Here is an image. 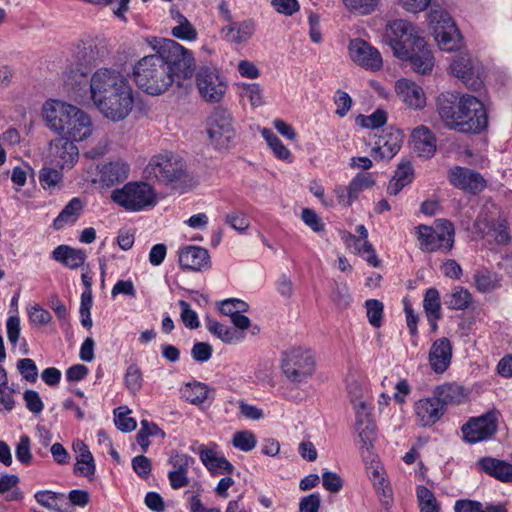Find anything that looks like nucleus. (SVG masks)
Returning <instances> with one entry per match:
<instances>
[{"instance_id":"1","label":"nucleus","mask_w":512,"mask_h":512,"mask_svg":"<svg viewBox=\"0 0 512 512\" xmlns=\"http://www.w3.org/2000/svg\"><path fill=\"white\" fill-rule=\"evenodd\" d=\"M385 40L399 59L409 61L418 74L427 75L433 70L435 59L423 37L416 34L412 23L398 19L390 23Z\"/></svg>"},{"instance_id":"2","label":"nucleus","mask_w":512,"mask_h":512,"mask_svg":"<svg viewBox=\"0 0 512 512\" xmlns=\"http://www.w3.org/2000/svg\"><path fill=\"white\" fill-rule=\"evenodd\" d=\"M108 54L103 39L87 37L74 45L69 65L64 71V83L76 99L87 95L88 75Z\"/></svg>"},{"instance_id":"3","label":"nucleus","mask_w":512,"mask_h":512,"mask_svg":"<svg viewBox=\"0 0 512 512\" xmlns=\"http://www.w3.org/2000/svg\"><path fill=\"white\" fill-rule=\"evenodd\" d=\"M136 85L149 95H160L174 83L171 68L160 53L141 58L134 66Z\"/></svg>"},{"instance_id":"4","label":"nucleus","mask_w":512,"mask_h":512,"mask_svg":"<svg viewBox=\"0 0 512 512\" xmlns=\"http://www.w3.org/2000/svg\"><path fill=\"white\" fill-rule=\"evenodd\" d=\"M144 174L148 179L170 185L185 186L192 181L185 160L173 152L154 155L145 167Z\"/></svg>"},{"instance_id":"5","label":"nucleus","mask_w":512,"mask_h":512,"mask_svg":"<svg viewBox=\"0 0 512 512\" xmlns=\"http://www.w3.org/2000/svg\"><path fill=\"white\" fill-rule=\"evenodd\" d=\"M156 52L160 53L162 58L171 68V76L174 82L180 85V81L190 78L195 71V61L192 52L186 49L173 39L152 38L148 40Z\"/></svg>"},{"instance_id":"6","label":"nucleus","mask_w":512,"mask_h":512,"mask_svg":"<svg viewBox=\"0 0 512 512\" xmlns=\"http://www.w3.org/2000/svg\"><path fill=\"white\" fill-rule=\"evenodd\" d=\"M41 115L48 128H90L92 125L86 111L56 99L44 102Z\"/></svg>"},{"instance_id":"7","label":"nucleus","mask_w":512,"mask_h":512,"mask_svg":"<svg viewBox=\"0 0 512 512\" xmlns=\"http://www.w3.org/2000/svg\"><path fill=\"white\" fill-rule=\"evenodd\" d=\"M428 21L429 29L441 50L454 52L462 47L463 37L446 10L439 6L432 7Z\"/></svg>"},{"instance_id":"8","label":"nucleus","mask_w":512,"mask_h":512,"mask_svg":"<svg viewBox=\"0 0 512 512\" xmlns=\"http://www.w3.org/2000/svg\"><path fill=\"white\" fill-rule=\"evenodd\" d=\"M111 200L126 211L138 212L156 204V193L146 182H128L112 191Z\"/></svg>"},{"instance_id":"9","label":"nucleus","mask_w":512,"mask_h":512,"mask_svg":"<svg viewBox=\"0 0 512 512\" xmlns=\"http://www.w3.org/2000/svg\"><path fill=\"white\" fill-rule=\"evenodd\" d=\"M132 93V88L129 81H127L114 88V90L97 96V98L93 99V102L104 117L112 121H121L132 110L134 103Z\"/></svg>"},{"instance_id":"10","label":"nucleus","mask_w":512,"mask_h":512,"mask_svg":"<svg viewBox=\"0 0 512 512\" xmlns=\"http://www.w3.org/2000/svg\"><path fill=\"white\" fill-rule=\"evenodd\" d=\"M315 358L310 349L292 347L282 353L281 370L294 384L307 381L315 371Z\"/></svg>"},{"instance_id":"11","label":"nucleus","mask_w":512,"mask_h":512,"mask_svg":"<svg viewBox=\"0 0 512 512\" xmlns=\"http://www.w3.org/2000/svg\"><path fill=\"white\" fill-rule=\"evenodd\" d=\"M420 248L426 252H449L454 245V227L446 219H438L434 226L419 225L417 227Z\"/></svg>"},{"instance_id":"12","label":"nucleus","mask_w":512,"mask_h":512,"mask_svg":"<svg viewBox=\"0 0 512 512\" xmlns=\"http://www.w3.org/2000/svg\"><path fill=\"white\" fill-rule=\"evenodd\" d=\"M451 73L472 91H478L484 84V67L469 54H459L452 58Z\"/></svg>"},{"instance_id":"13","label":"nucleus","mask_w":512,"mask_h":512,"mask_svg":"<svg viewBox=\"0 0 512 512\" xmlns=\"http://www.w3.org/2000/svg\"><path fill=\"white\" fill-rule=\"evenodd\" d=\"M457 126L468 128H488V115L484 104L474 96L464 95L460 98Z\"/></svg>"},{"instance_id":"14","label":"nucleus","mask_w":512,"mask_h":512,"mask_svg":"<svg viewBox=\"0 0 512 512\" xmlns=\"http://www.w3.org/2000/svg\"><path fill=\"white\" fill-rule=\"evenodd\" d=\"M196 84L201 96L210 102L220 101L226 90L217 70L207 66H201L196 72Z\"/></svg>"},{"instance_id":"15","label":"nucleus","mask_w":512,"mask_h":512,"mask_svg":"<svg viewBox=\"0 0 512 512\" xmlns=\"http://www.w3.org/2000/svg\"><path fill=\"white\" fill-rule=\"evenodd\" d=\"M127 81L128 79L115 69L99 68L88 80L87 93H90V97L93 100L97 96L108 93Z\"/></svg>"},{"instance_id":"16","label":"nucleus","mask_w":512,"mask_h":512,"mask_svg":"<svg viewBox=\"0 0 512 512\" xmlns=\"http://www.w3.org/2000/svg\"><path fill=\"white\" fill-rule=\"evenodd\" d=\"M349 55L353 62L370 71L382 68L383 61L380 52L361 38L352 39L348 46Z\"/></svg>"},{"instance_id":"17","label":"nucleus","mask_w":512,"mask_h":512,"mask_svg":"<svg viewBox=\"0 0 512 512\" xmlns=\"http://www.w3.org/2000/svg\"><path fill=\"white\" fill-rule=\"evenodd\" d=\"M497 430V416L488 412L478 418L471 419L462 426L464 439L469 443H477L492 437Z\"/></svg>"},{"instance_id":"18","label":"nucleus","mask_w":512,"mask_h":512,"mask_svg":"<svg viewBox=\"0 0 512 512\" xmlns=\"http://www.w3.org/2000/svg\"><path fill=\"white\" fill-rule=\"evenodd\" d=\"M447 178L452 186L471 194H477L486 187V181L480 173L461 166L450 168Z\"/></svg>"},{"instance_id":"19","label":"nucleus","mask_w":512,"mask_h":512,"mask_svg":"<svg viewBox=\"0 0 512 512\" xmlns=\"http://www.w3.org/2000/svg\"><path fill=\"white\" fill-rule=\"evenodd\" d=\"M98 178L95 183L101 187L110 188L123 182L129 176V165L121 160L111 161L98 167Z\"/></svg>"},{"instance_id":"20","label":"nucleus","mask_w":512,"mask_h":512,"mask_svg":"<svg viewBox=\"0 0 512 512\" xmlns=\"http://www.w3.org/2000/svg\"><path fill=\"white\" fill-rule=\"evenodd\" d=\"M416 422L422 427H430L438 422L445 413V408L435 397L418 400L414 405Z\"/></svg>"},{"instance_id":"21","label":"nucleus","mask_w":512,"mask_h":512,"mask_svg":"<svg viewBox=\"0 0 512 512\" xmlns=\"http://www.w3.org/2000/svg\"><path fill=\"white\" fill-rule=\"evenodd\" d=\"M451 359L452 345L450 340L446 337L435 340L428 354L431 369L437 374H442L450 366Z\"/></svg>"},{"instance_id":"22","label":"nucleus","mask_w":512,"mask_h":512,"mask_svg":"<svg viewBox=\"0 0 512 512\" xmlns=\"http://www.w3.org/2000/svg\"><path fill=\"white\" fill-rule=\"evenodd\" d=\"M179 265L183 270L201 271L210 266V256L205 248L188 245L179 252Z\"/></svg>"},{"instance_id":"23","label":"nucleus","mask_w":512,"mask_h":512,"mask_svg":"<svg viewBox=\"0 0 512 512\" xmlns=\"http://www.w3.org/2000/svg\"><path fill=\"white\" fill-rule=\"evenodd\" d=\"M68 136L61 137L54 141L55 147L57 148V156L59 158L58 165L61 168L72 167L78 159V148L74 145L71 138L77 139V133L81 130H66Z\"/></svg>"},{"instance_id":"24","label":"nucleus","mask_w":512,"mask_h":512,"mask_svg":"<svg viewBox=\"0 0 512 512\" xmlns=\"http://www.w3.org/2000/svg\"><path fill=\"white\" fill-rule=\"evenodd\" d=\"M395 89L399 98L411 108H421L425 105L422 88L408 79H399Z\"/></svg>"},{"instance_id":"25","label":"nucleus","mask_w":512,"mask_h":512,"mask_svg":"<svg viewBox=\"0 0 512 512\" xmlns=\"http://www.w3.org/2000/svg\"><path fill=\"white\" fill-rule=\"evenodd\" d=\"M478 468L502 482H512V464L492 457H483L477 462Z\"/></svg>"},{"instance_id":"26","label":"nucleus","mask_w":512,"mask_h":512,"mask_svg":"<svg viewBox=\"0 0 512 512\" xmlns=\"http://www.w3.org/2000/svg\"><path fill=\"white\" fill-rule=\"evenodd\" d=\"M437 109L440 117L447 125L457 126L458 110L460 109V98L452 92L441 93L437 98Z\"/></svg>"},{"instance_id":"27","label":"nucleus","mask_w":512,"mask_h":512,"mask_svg":"<svg viewBox=\"0 0 512 512\" xmlns=\"http://www.w3.org/2000/svg\"><path fill=\"white\" fill-rule=\"evenodd\" d=\"M52 258L70 269H77L85 263L86 253L81 249L59 245L52 251Z\"/></svg>"},{"instance_id":"28","label":"nucleus","mask_w":512,"mask_h":512,"mask_svg":"<svg viewBox=\"0 0 512 512\" xmlns=\"http://www.w3.org/2000/svg\"><path fill=\"white\" fill-rule=\"evenodd\" d=\"M199 457L203 465L213 474H231L234 471V466L224 456L217 455L213 449L202 447Z\"/></svg>"},{"instance_id":"29","label":"nucleus","mask_w":512,"mask_h":512,"mask_svg":"<svg viewBox=\"0 0 512 512\" xmlns=\"http://www.w3.org/2000/svg\"><path fill=\"white\" fill-rule=\"evenodd\" d=\"M35 500L48 510L55 512H71L70 505L66 501V495L51 490H40L34 494Z\"/></svg>"},{"instance_id":"30","label":"nucleus","mask_w":512,"mask_h":512,"mask_svg":"<svg viewBox=\"0 0 512 512\" xmlns=\"http://www.w3.org/2000/svg\"><path fill=\"white\" fill-rule=\"evenodd\" d=\"M223 37L231 43L247 41L254 33V23L250 20L243 22H231L222 28Z\"/></svg>"},{"instance_id":"31","label":"nucleus","mask_w":512,"mask_h":512,"mask_svg":"<svg viewBox=\"0 0 512 512\" xmlns=\"http://www.w3.org/2000/svg\"><path fill=\"white\" fill-rule=\"evenodd\" d=\"M414 178V169L409 161L399 163L393 178L390 180L387 191L390 195H397Z\"/></svg>"},{"instance_id":"32","label":"nucleus","mask_w":512,"mask_h":512,"mask_svg":"<svg viewBox=\"0 0 512 512\" xmlns=\"http://www.w3.org/2000/svg\"><path fill=\"white\" fill-rule=\"evenodd\" d=\"M414 149L421 156L430 158L436 152V137L432 130H412Z\"/></svg>"},{"instance_id":"33","label":"nucleus","mask_w":512,"mask_h":512,"mask_svg":"<svg viewBox=\"0 0 512 512\" xmlns=\"http://www.w3.org/2000/svg\"><path fill=\"white\" fill-rule=\"evenodd\" d=\"M433 396L443 408L449 404H459L464 398L463 388L457 384L446 383L437 386L433 392Z\"/></svg>"},{"instance_id":"34","label":"nucleus","mask_w":512,"mask_h":512,"mask_svg":"<svg viewBox=\"0 0 512 512\" xmlns=\"http://www.w3.org/2000/svg\"><path fill=\"white\" fill-rule=\"evenodd\" d=\"M83 209L82 201L74 197L69 203L62 209L59 215L53 222V227L56 230L64 228L67 224H73L77 221L81 211Z\"/></svg>"},{"instance_id":"35","label":"nucleus","mask_w":512,"mask_h":512,"mask_svg":"<svg viewBox=\"0 0 512 512\" xmlns=\"http://www.w3.org/2000/svg\"><path fill=\"white\" fill-rule=\"evenodd\" d=\"M454 510L455 512H507L502 504H486L484 506L481 502L470 499L457 500Z\"/></svg>"},{"instance_id":"36","label":"nucleus","mask_w":512,"mask_h":512,"mask_svg":"<svg viewBox=\"0 0 512 512\" xmlns=\"http://www.w3.org/2000/svg\"><path fill=\"white\" fill-rule=\"evenodd\" d=\"M472 302V296L467 289L456 287L445 298V305L451 310H464Z\"/></svg>"},{"instance_id":"37","label":"nucleus","mask_w":512,"mask_h":512,"mask_svg":"<svg viewBox=\"0 0 512 512\" xmlns=\"http://www.w3.org/2000/svg\"><path fill=\"white\" fill-rule=\"evenodd\" d=\"M209 388L201 382L187 383L183 390L184 398L194 405L204 403L208 398Z\"/></svg>"},{"instance_id":"38","label":"nucleus","mask_w":512,"mask_h":512,"mask_svg":"<svg viewBox=\"0 0 512 512\" xmlns=\"http://www.w3.org/2000/svg\"><path fill=\"white\" fill-rule=\"evenodd\" d=\"M423 307L429 322H432V317L434 319H440L441 301L439 292L436 288H429L426 291L423 300Z\"/></svg>"},{"instance_id":"39","label":"nucleus","mask_w":512,"mask_h":512,"mask_svg":"<svg viewBox=\"0 0 512 512\" xmlns=\"http://www.w3.org/2000/svg\"><path fill=\"white\" fill-rule=\"evenodd\" d=\"M387 122V112L383 109L375 110L371 115H358L355 125L360 128H382Z\"/></svg>"},{"instance_id":"40","label":"nucleus","mask_w":512,"mask_h":512,"mask_svg":"<svg viewBox=\"0 0 512 512\" xmlns=\"http://www.w3.org/2000/svg\"><path fill=\"white\" fill-rule=\"evenodd\" d=\"M124 385L132 394L141 390L143 386V374L136 363H132L127 367L124 375Z\"/></svg>"},{"instance_id":"41","label":"nucleus","mask_w":512,"mask_h":512,"mask_svg":"<svg viewBox=\"0 0 512 512\" xmlns=\"http://www.w3.org/2000/svg\"><path fill=\"white\" fill-rule=\"evenodd\" d=\"M374 184L375 182L370 173L358 174L347 186L350 199L357 200L363 190L372 187Z\"/></svg>"},{"instance_id":"42","label":"nucleus","mask_w":512,"mask_h":512,"mask_svg":"<svg viewBox=\"0 0 512 512\" xmlns=\"http://www.w3.org/2000/svg\"><path fill=\"white\" fill-rule=\"evenodd\" d=\"M206 134L216 149H228L235 138V130H206Z\"/></svg>"},{"instance_id":"43","label":"nucleus","mask_w":512,"mask_h":512,"mask_svg":"<svg viewBox=\"0 0 512 512\" xmlns=\"http://www.w3.org/2000/svg\"><path fill=\"white\" fill-rule=\"evenodd\" d=\"M16 459L25 466H29L33 461L31 452V439L28 435H21L19 441L15 445Z\"/></svg>"},{"instance_id":"44","label":"nucleus","mask_w":512,"mask_h":512,"mask_svg":"<svg viewBox=\"0 0 512 512\" xmlns=\"http://www.w3.org/2000/svg\"><path fill=\"white\" fill-rule=\"evenodd\" d=\"M76 465L74 466V473L84 477H91L95 473V463L90 451L83 452L77 455Z\"/></svg>"},{"instance_id":"45","label":"nucleus","mask_w":512,"mask_h":512,"mask_svg":"<svg viewBox=\"0 0 512 512\" xmlns=\"http://www.w3.org/2000/svg\"><path fill=\"white\" fill-rule=\"evenodd\" d=\"M262 137L266 140L275 156L281 160L290 157V151L282 144L281 140L272 132V130H261Z\"/></svg>"},{"instance_id":"46","label":"nucleus","mask_w":512,"mask_h":512,"mask_svg":"<svg viewBox=\"0 0 512 512\" xmlns=\"http://www.w3.org/2000/svg\"><path fill=\"white\" fill-rule=\"evenodd\" d=\"M366 313L369 323L379 328L382 325L384 305L377 299H369L365 302Z\"/></svg>"},{"instance_id":"47","label":"nucleus","mask_w":512,"mask_h":512,"mask_svg":"<svg viewBox=\"0 0 512 512\" xmlns=\"http://www.w3.org/2000/svg\"><path fill=\"white\" fill-rule=\"evenodd\" d=\"M232 444L235 448L248 452L255 448L257 440L251 431H237L233 435Z\"/></svg>"},{"instance_id":"48","label":"nucleus","mask_w":512,"mask_h":512,"mask_svg":"<svg viewBox=\"0 0 512 512\" xmlns=\"http://www.w3.org/2000/svg\"><path fill=\"white\" fill-rule=\"evenodd\" d=\"M207 329L225 343H231L235 338V331L220 322L207 318Z\"/></svg>"},{"instance_id":"49","label":"nucleus","mask_w":512,"mask_h":512,"mask_svg":"<svg viewBox=\"0 0 512 512\" xmlns=\"http://www.w3.org/2000/svg\"><path fill=\"white\" fill-rule=\"evenodd\" d=\"M129 412L130 411L126 407H118L114 410L115 425L122 432H131L137 426L136 420L127 416Z\"/></svg>"},{"instance_id":"50","label":"nucleus","mask_w":512,"mask_h":512,"mask_svg":"<svg viewBox=\"0 0 512 512\" xmlns=\"http://www.w3.org/2000/svg\"><path fill=\"white\" fill-rule=\"evenodd\" d=\"M474 281L477 290L483 293L491 292L497 286L495 275L489 271H478L474 276Z\"/></svg>"},{"instance_id":"51","label":"nucleus","mask_w":512,"mask_h":512,"mask_svg":"<svg viewBox=\"0 0 512 512\" xmlns=\"http://www.w3.org/2000/svg\"><path fill=\"white\" fill-rule=\"evenodd\" d=\"M208 121L210 128H229L233 124V117L228 109L218 107Z\"/></svg>"},{"instance_id":"52","label":"nucleus","mask_w":512,"mask_h":512,"mask_svg":"<svg viewBox=\"0 0 512 512\" xmlns=\"http://www.w3.org/2000/svg\"><path fill=\"white\" fill-rule=\"evenodd\" d=\"M62 180V173L51 167H43L39 173V181L44 189H54Z\"/></svg>"},{"instance_id":"53","label":"nucleus","mask_w":512,"mask_h":512,"mask_svg":"<svg viewBox=\"0 0 512 512\" xmlns=\"http://www.w3.org/2000/svg\"><path fill=\"white\" fill-rule=\"evenodd\" d=\"M17 370L26 381L36 382L38 378V368L35 361L30 358H22L17 362Z\"/></svg>"},{"instance_id":"54","label":"nucleus","mask_w":512,"mask_h":512,"mask_svg":"<svg viewBox=\"0 0 512 512\" xmlns=\"http://www.w3.org/2000/svg\"><path fill=\"white\" fill-rule=\"evenodd\" d=\"M390 130H376L375 133L369 134L368 144L372 146V152L375 156L382 159V149L388 143Z\"/></svg>"},{"instance_id":"55","label":"nucleus","mask_w":512,"mask_h":512,"mask_svg":"<svg viewBox=\"0 0 512 512\" xmlns=\"http://www.w3.org/2000/svg\"><path fill=\"white\" fill-rule=\"evenodd\" d=\"M331 299L337 307L346 308L350 303V294L347 284L335 282Z\"/></svg>"},{"instance_id":"56","label":"nucleus","mask_w":512,"mask_h":512,"mask_svg":"<svg viewBox=\"0 0 512 512\" xmlns=\"http://www.w3.org/2000/svg\"><path fill=\"white\" fill-rule=\"evenodd\" d=\"M171 34L177 39L186 41H193L197 38V31L189 20H185L173 27Z\"/></svg>"},{"instance_id":"57","label":"nucleus","mask_w":512,"mask_h":512,"mask_svg":"<svg viewBox=\"0 0 512 512\" xmlns=\"http://www.w3.org/2000/svg\"><path fill=\"white\" fill-rule=\"evenodd\" d=\"M178 304L181 309V320L184 325L189 329L198 328L200 325L198 315L191 309L189 303L184 300H180Z\"/></svg>"},{"instance_id":"58","label":"nucleus","mask_w":512,"mask_h":512,"mask_svg":"<svg viewBox=\"0 0 512 512\" xmlns=\"http://www.w3.org/2000/svg\"><path fill=\"white\" fill-rule=\"evenodd\" d=\"M333 100L337 107L335 113L340 117L346 116L353 103L350 95L339 89L335 92Z\"/></svg>"},{"instance_id":"59","label":"nucleus","mask_w":512,"mask_h":512,"mask_svg":"<svg viewBox=\"0 0 512 512\" xmlns=\"http://www.w3.org/2000/svg\"><path fill=\"white\" fill-rule=\"evenodd\" d=\"M343 2L347 8L358 11L362 15L373 12L378 5V0H343Z\"/></svg>"},{"instance_id":"60","label":"nucleus","mask_w":512,"mask_h":512,"mask_svg":"<svg viewBox=\"0 0 512 512\" xmlns=\"http://www.w3.org/2000/svg\"><path fill=\"white\" fill-rule=\"evenodd\" d=\"M7 338L13 347H16L20 338V318L17 314L8 317L6 322Z\"/></svg>"},{"instance_id":"61","label":"nucleus","mask_w":512,"mask_h":512,"mask_svg":"<svg viewBox=\"0 0 512 512\" xmlns=\"http://www.w3.org/2000/svg\"><path fill=\"white\" fill-rule=\"evenodd\" d=\"M28 317L30 321L36 325H47L52 320L50 312L43 309L38 304H35L28 309Z\"/></svg>"},{"instance_id":"62","label":"nucleus","mask_w":512,"mask_h":512,"mask_svg":"<svg viewBox=\"0 0 512 512\" xmlns=\"http://www.w3.org/2000/svg\"><path fill=\"white\" fill-rule=\"evenodd\" d=\"M23 398L26 402V407L30 412L34 414H40L42 412L44 404L37 391L27 389L23 394Z\"/></svg>"},{"instance_id":"63","label":"nucleus","mask_w":512,"mask_h":512,"mask_svg":"<svg viewBox=\"0 0 512 512\" xmlns=\"http://www.w3.org/2000/svg\"><path fill=\"white\" fill-rule=\"evenodd\" d=\"M322 485L327 491L338 493L343 487V481L337 473L326 471L322 474Z\"/></svg>"},{"instance_id":"64","label":"nucleus","mask_w":512,"mask_h":512,"mask_svg":"<svg viewBox=\"0 0 512 512\" xmlns=\"http://www.w3.org/2000/svg\"><path fill=\"white\" fill-rule=\"evenodd\" d=\"M321 497L319 493H311L300 499L299 512H319Z\"/></svg>"}]
</instances>
